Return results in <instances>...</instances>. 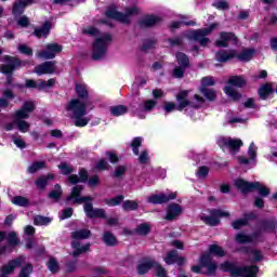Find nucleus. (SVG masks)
<instances>
[{
	"label": "nucleus",
	"instance_id": "f257e3e1",
	"mask_svg": "<svg viewBox=\"0 0 277 277\" xmlns=\"http://www.w3.org/2000/svg\"><path fill=\"white\" fill-rule=\"evenodd\" d=\"M77 98H72L66 107L75 127H88L92 118L88 116V107L90 100H88V85L83 83L76 84Z\"/></svg>",
	"mask_w": 277,
	"mask_h": 277
},
{
	"label": "nucleus",
	"instance_id": "f03ea898",
	"mask_svg": "<svg viewBox=\"0 0 277 277\" xmlns=\"http://www.w3.org/2000/svg\"><path fill=\"white\" fill-rule=\"evenodd\" d=\"M83 34L95 38L92 44V60H103L107 55V50L109 49V44H111V40H114L111 34L101 32L94 26H89L84 28Z\"/></svg>",
	"mask_w": 277,
	"mask_h": 277
},
{
	"label": "nucleus",
	"instance_id": "7ed1b4c3",
	"mask_svg": "<svg viewBox=\"0 0 277 277\" xmlns=\"http://www.w3.org/2000/svg\"><path fill=\"white\" fill-rule=\"evenodd\" d=\"M189 96V91H181L176 95L177 106L172 102H164L163 103V110L166 114H172V111H183V109H187V107H193L194 109H198V107H202L205 104V98L200 95L195 94L192 101L187 100Z\"/></svg>",
	"mask_w": 277,
	"mask_h": 277
},
{
	"label": "nucleus",
	"instance_id": "20e7f679",
	"mask_svg": "<svg viewBox=\"0 0 277 277\" xmlns=\"http://www.w3.org/2000/svg\"><path fill=\"white\" fill-rule=\"evenodd\" d=\"M210 253H205L200 258V265L193 266L192 272L195 274H205V271L207 269L206 274H215V269H217V265H215L214 262L211 261V254H214V256H224V249L217 245H211L209 248Z\"/></svg>",
	"mask_w": 277,
	"mask_h": 277
},
{
	"label": "nucleus",
	"instance_id": "39448f33",
	"mask_svg": "<svg viewBox=\"0 0 277 277\" xmlns=\"http://www.w3.org/2000/svg\"><path fill=\"white\" fill-rule=\"evenodd\" d=\"M34 109H36V104L34 103V101H28L23 104L22 108L13 114L14 124L16 129L21 131V133H29V129L31 126L25 120L29 118Z\"/></svg>",
	"mask_w": 277,
	"mask_h": 277
},
{
	"label": "nucleus",
	"instance_id": "423d86ee",
	"mask_svg": "<svg viewBox=\"0 0 277 277\" xmlns=\"http://www.w3.org/2000/svg\"><path fill=\"white\" fill-rule=\"evenodd\" d=\"M276 229V221H264L261 223L258 232L248 235L246 233H238L236 235L237 243H259L261 241V233H274Z\"/></svg>",
	"mask_w": 277,
	"mask_h": 277
},
{
	"label": "nucleus",
	"instance_id": "0eeeda50",
	"mask_svg": "<svg viewBox=\"0 0 277 277\" xmlns=\"http://www.w3.org/2000/svg\"><path fill=\"white\" fill-rule=\"evenodd\" d=\"M221 269L223 272H229L233 276H241V277H256L259 274V267L256 266H245L241 267L235 263L225 262L221 264Z\"/></svg>",
	"mask_w": 277,
	"mask_h": 277
},
{
	"label": "nucleus",
	"instance_id": "6e6552de",
	"mask_svg": "<svg viewBox=\"0 0 277 277\" xmlns=\"http://www.w3.org/2000/svg\"><path fill=\"white\" fill-rule=\"evenodd\" d=\"M140 14V8L137 5L129 6L126 9V14L120 13L115 5L109 6L106 10L107 18H111L113 21H118L119 23H130L131 16H137Z\"/></svg>",
	"mask_w": 277,
	"mask_h": 277
},
{
	"label": "nucleus",
	"instance_id": "1a4fd4ad",
	"mask_svg": "<svg viewBox=\"0 0 277 277\" xmlns=\"http://www.w3.org/2000/svg\"><path fill=\"white\" fill-rule=\"evenodd\" d=\"M254 55V50L252 49H245L240 54L237 53L235 50H221L216 52L215 58L217 62H229V60H234V57H238L240 62H250L252 56Z\"/></svg>",
	"mask_w": 277,
	"mask_h": 277
},
{
	"label": "nucleus",
	"instance_id": "9d476101",
	"mask_svg": "<svg viewBox=\"0 0 277 277\" xmlns=\"http://www.w3.org/2000/svg\"><path fill=\"white\" fill-rule=\"evenodd\" d=\"M219 24L214 23L211 24L208 28H201L197 30H188L185 32V38H188V40H196L199 42L200 47H207L211 40L207 38V36H210V34L213 32V30L217 29Z\"/></svg>",
	"mask_w": 277,
	"mask_h": 277
},
{
	"label": "nucleus",
	"instance_id": "9b49d317",
	"mask_svg": "<svg viewBox=\"0 0 277 277\" xmlns=\"http://www.w3.org/2000/svg\"><path fill=\"white\" fill-rule=\"evenodd\" d=\"M246 85V79L241 76H233L228 79L227 85L224 87V92L232 101H239L241 94L235 88H243Z\"/></svg>",
	"mask_w": 277,
	"mask_h": 277
},
{
	"label": "nucleus",
	"instance_id": "f8f14e48",
	"mask_svg": "<svg viewBox=\"0 0 277 277\" xmlns=\"http://www.w3.org/2000/svg\"><path fill=\"white\" fill-rule=\"evenodd\" d=\"M235 185L242 194H249V192L258 189L260 196H269V188L259 182L250 183L243 179H238L235 181Z\"/></svg>",
	"mask_w": 277,
	"mask_h": 277
},
{
	"label": "nucleus",
	"instance_id": "ddd939ff",
	"mask_svg": "<svg viewBox=\"0 0 277 277\" xmlns=\"http://www.w3.org/2000/svg\"><path fill=\"white\" fill-rule=\"evenodd\" d=\"M63 47L58 43H48L43 50L37 53V57L41 60H53L63 51Z\"/></svg>",
	"mask_w": 277,
	"mask_h": 277
},
{
	"label": "nucleus",
	"instance_id": "4468645a",
	"mask_svg": "<svg viewBox=\"0 0 277 277\" xmlns=\"http://www.w3.org/2000/svg\"><path fill=\"white\" fill-rule=\"evenodd\" d=\"M176 62L179 64L172 71V75L175 79H183L185 70L189 66V58L184 53L179 52L176 54Z\"/></svg>",
	"mask_w": 277,
	"mask_h": 277
},
{
	"label": "nucleus",
	"instance_id": "2eb2a0df",
	"mask_svg": "<svg viewBox=\"0 0 277 277\" xmlns=\"http://www.w3.org/2000/svg\"><path fill=\"white\" fill-rule=\"evenodd\" d=\"M217 145L220 148H228L232 153H237L241 146H243V142L239 138H232L228 136H221L217 138Z\"/></svg>",
	"mask_w": 277,
	"mask_h": 277
},
{
	"label": "nucleus",
	"instance_id": "dca6fc26",
	"mask_svg": "<svg viewBox=\"0 0 277 277\" xmlns=\"http://www.w3.org/2000/svg\"><path fill=\"white\" fill-rule=\"evenodd\" d=\"M230 213L225 210H212L211 216H205V214L200 215V220L208 224L209 226H217L220 224V217H228Z\"/></svg>",
	"mask_w": 277,
	"mask_h": 277
},
{
	"label": "nucleus",
	"instance_id": "f3484780",
	"mask_svg": "<svg viewBox=\"0 0 277 277\" xmlns=\"http://www.w3.org/2000/svg\"><path fill=\"white\" fill-rule=\"evenodd\" d=\"M176 193H162L155 194L147 198V202L151 205H163V202H170V200H175Z\"/></svg>",
	"mask_w": 277,
	"mask_h": 277
},
{
	"label": "nucleus",
	"instance_id": "a211bd4d",
	"mask_svg": "<svg viewBox=\"0 0 277 277\" xmlns=\"http://www.w3.org/2000/svg\"><path fill=\"white\" fill-rule=\"evenodd\" d=\"M4 60L8 62V64L0 66V72L3 75H12L15 68L23 66V62H21L18 58L5 56Z\"/></svg>",
	"mask_w": 277,
	"mask_h": 277
},
{
	"label": "nucleus",
	"instance_id": "6ab92c4d",
	"mask_svg": "<svg viewBox=\"0 0 277 277\" xmlns=\"http://www.w3.org/2000/svg\"><path fill=\"white\" fill-rule=\"evenodd\" d=\"M138 23L141 27H157V25L163 23V17L156 14L144 15Z\"/></svg>",
	"mask_w": 277,
	"mask_h": 277
},
{
	"label": "nucleus",
	"instance_id": "aec40b11",
	"mask_svg": "<svg viewBox=\"0 0 277 277\" xmlns=\"http://www.w3.org/2000/svg\"><path fill=\"white\" fill-rule=\"evenodd\" d=\"M81 192H83V186L77 185L72 188L70 196L67 198V200H72V202L81 205L82 202H88L94 200V198L88 196V197H81Z\"/></svg>",
	"mask_w": 277,
	"mask_h": 277
},
{
	"label": "nucleus",
	"instance_id": "412c9836",
	"mask_svg": "<svg viewBox=\"0 0 277 277\" xmlns=\"http://www.w3.org/2000/svg\"><path fill=\"white\" fill-rule=\"evenodd\" d=\"M55 85V79H49L48 81L38 80H26V88H35L36 90H51Z\"/></svg>",
	"mask_w": 277,
	"mask_h": 277
},
{
	"label": "nucleus",
	"instance_id": "4be33fe9",
	"mask_svg": "<svg viewBox=\"0 0 277 277\" xmlns=\"http://www.w3.org/2000/svg\"><path fill=\"white\" fill-rule=\"evenodd\" d=\"M83 209L88 217H107L105 214V209H94L91 202H85Z\"/></svg>",
	"mask_w": 277,
	"mask_h": 277
},
{
	"label": "nucleus",
	"instance_id": "5701e85b",
	"mask_svg": "<svg viewBox=\"0 0 277 277\" xmlns=\"http://www.w3.org/2000/svg\"><path fill=\"white\" fill-rule=\"evenodd\" d=\"M181 213H183V207H181V205L170 203L167 208L164 220L172 222V220H176Z\"/></svg>",
	"mask_w": 277,
	"mask_h": 277
},
{
	"label": "nucleus",
	"instance_id": "b1692460",
	"mask_svg": "<svg viewBox=\"0 0 277 277\" xmlns=\"http://www.w3.org/2000/svg\"><path fill=\"white\" fill-rule=\"evenodd\" d=\"M228 44H237V37L233 32H221L216 47H228Z\"/></svg>",
	"mask_w": 277,
	"mask_h": 277
},
{
	"label": "nucleus",
	"instance_id": "393cba45",
	"mask_svg": "<svg viewBox=\"0 0 277 277\" xmlns=\"http://www.w3.org/2000/svg\"><path fill=\"white\" fill-rule=\"evenodd\" d=\"M36 75L42 76V75H53L55 72V63L53 62H45L41 65H38L35 67Z\"/></svg>",
	"mask_w": 277,
	"mask_h": 277
},
{
	"label": "nucleus",
	"instance_id": "a878e982",
	"mask_svg": "<svg viewBox=\"0 0 277 277\" xmlns=\"http://www.w3.org/2000/svg\"><path fill=\"white\" fill-rule=\"evenodd\" d=\"M164 263H167V265H174V263L177 265H183V263H185V258L179 256V251L173 250L167 253Z\"/></svg>",
	"mask_w": 277,
	"mask_h": 277
},
{
	"label": "nucleus",
	"instance_id": "bb28decb",
	"mask_svg": "<svg viewBox=\"0 0 277 277\" xmlns=\"http://www.w3.org/2000/svg\"><path fill=\"white\" fill-rule=\"evenodd\" d=\"M256 145L254 144V142H252L249 146V149H248V158L246 157H238V160L240 161V163H243L245 166H248L250 164V161H252L254 163V161H256Z\"/></svg>",
	"mask_w": 277,
	"mask_h": 277
},
{
	"label": "nucleus",
	"instance_id": "cd10ccee",
	"mask_svg": "<svg viewBox=\"0 0 277 277\" xmlns=\"http://www.w3.org/2000/svg\"><path fill=\"white\" fill-rule=\"evenodd\" d=\"M32 1L34 0H17L13 4L14 16H21V14H23V12H25V8H27V5H31Z\"/></svg>",
	"mask_w": 277,
	"mask_h": 277
},
{
	"label": "nucleus",
	"instance_id": "c85d7f7f",
	"mask_svg": "<svg viewBox=\"0 0 277 277\" xmlns=\"http://www.w3.org/2000/svg\"><path fill=\"white\" fill-rule=\"evenodd\" d=\"M3 239H6L9 246H18L19 242L15 232H0V241H3Z\"/></svg>",
	"mask_w": 277,
	"mask_h": 277
},
{
	"label": "nucleus",
	"instance_id": "c756f323",
	"mask_svg": "<svg viewBox=\"0 0 277 277\" xmlns=\"http://www.w3.org/2000/svg\"><path fill=\"white\" fill-rule=\"evenodd\" d=\"M68 181L72 185L77 183H85V181H88V171H85L84 169H81L79 172V175H69Z\"/></svg>",
	"mask_w": 277,
	"mask_h": 277
},
{
	"label": "nucleus",
	"instance_id": "7c9ffc66",
	"mask_svg": "<svg viewBox=\"0 0 277 277\" xmlns=\"http://www.w3.org/2000/svg\"><path fill=\"white\" fill-rule=\"evenodd\" d=\"M110 116L115 118H120V116H124L129 111V108L124 105H115L109 108Z\"/></svg>",
	"mask_w": 277,
	"mask_h": 277
},
{
	"label": "nucleus",
	"instance_id": "2f4dec72",
	"mask_svg": "<svg viewBox=\"0 0 277 277\" xmlns=\"http://www.w3.org/2000/svg\"><path fill=\"white\" fill-rule=\"evenodd\" d=\"M51 22H45L42 27L35 29V36L37 38H47L51 31Z\"/></svg>",
	"mask_w": 277,
	"mask_h": 277
},
{
	"label": "nucleus",
	"instance_id": "473e14b6",
	"mask_svg": "<svg viewBox=\"0 0 277 277\" xmlns=\"http://www.w3.org/2000/svg\"><path fill=\"white\" fill-rule=\"evenodd\" d=\"M71 246L74 248L72 256H79V254H83V252L90 250V245L81 246L80 241H74Z\"/></svg>",
	"mask_w": 277,
	"mask_h": 277
},
{
	"label": "nucleus",
	"instance_id": "72a5a7b5",
	"mask_svg": "<svg viewBox=\"0 0 277 277\" xmlns=\"http://www.w3.org/2000/svg\"><path fill=\"white\" fill-rule=\"evenodd\" d=\"M55 179V175L49 174L48 176H41L36 182L35 185L38 187V189H44L47 187V184L49 183V180Z\"/></svg>",
	"mask_w": 277,
	"mask_h": 277
},
{
	"label": "nucleus",
	"instance_id": "f704fd0d",
	"mask_svg": "<svg viewBox=\"0 0 277 277\" xmlns=\"http://www.w3.org/2000/svg\"><path fill=\"white\" fill-rule=\"evenodd\" d=\"M135 233L136 235H141V237H146V235L150 233V224L142 223L137 225V227L135 228Z\"/></svg>",
	"mask_w": 277,
	"mask_h": 277
},
{
	"label": "nucleus",
	"instance_id": "c9c22d12",
	"mask_svg": "<svg viewBox=\"0 0 277 277\" xmlns=\"http://www.w3.org/2000/svg\"><path fill=\"white\" fill-rule=\"evenodd\" d=\"M140 205L135 200H126L122 203L123 211H137Z\"/></svg>",
	"mask_w": 277,
	"mask_h": 277
},
{
	"label": "nucleus",
	"instance_id": "e433bc0d",
	"mask_svg": "<svg viewBox=\"0 0 277 277\" xmlns=\"http://www.w3.org/2000/svg\"><path fill=\"white\" fill-rule=\"evenodd\" d=\"M43 168H47L44 161H36L28 167V172L29 174H36V172L43 170Z\"/></svg>",
	"mask_w": 277,
	"mask_h": 277
},
{
	"label": "nucleus",
	"instance_id": "4c0bfd02",
	"mask_svg": "<svg viewBox=\"0 0 277 277\" xmlns=\"http://www.w3.org/2000/svg\"><path fill=\"white\" fill-rule=\"evenodd\" d=\"M11 202L13 205H16L17 207H29V199L23 196H15L11 199Z\"/></svg>",
	"mask_w": 277,
	"mask_h": 277
},
{
	"label": "nucleus",
	"instance_id": "58836bf2",
	"mask_svg": "<svg viewBox=\"0 0 277 277\" xmlns=\"http://www.w3.org/2000/svg\"><path fill=\"white\" fill-rule=\"evenodd\" d=\"M201 94L208 98V101H215L216 93L212 89H207V87H201L200 88Z\"/></svg>",
	"mask_w": 277,
	"mask_h": 277
},
{
	"label": "nucleus",
	"instance_id": "ea45409f",
	"mask_svg": "<svg viewBox=\"0 0 277 277\" xmlns=\"http://www.w3.org/2000/svg\"><path fill=\"white\" fill-rule=\"evenodd\" d=\"M122 200H124V196L122 195H118L117 197H114L111 199H105V203L108 207H118V205H120V202H122Z\"/></svg>",
	"mask_w": 277,
	"mask_h": 277
},
{
	"label": "nucleus",
	"instance_id": "a19ab883",
	"mask_svg": "<svg viewBox=\"0 0 277 277\" xmlns=\"http://www.w3.org/2000/svg\"><path fill=\"white\" fill-rule=\"evenodd\" d=\"M155 105H157L156 101L147 100L140 106V109L141 111H153Z\"/></svg>",
	"mask_w": 277,
	"mask_h": 277
},
{
	"label": "nucleus",
	"instance_id": "79ce46f5",
	"mask_svg": "<svg viewBox=\"0 0 277 277\" xmlns=\"http://www.w3.org/2000/svg\"><path fill=\"white\" fill-rule=\"evenodd\" d=\"M34 222L36 226H47L48 224H51V219L42 215H37L35 216Z\"/></svg>",
	"mask_w": 277,
	"mask_h": 277
},
{
	"label": "nucleus",
	"instance_id": "37998d69",
	"mask_svg": "<svg viewBox=\"0 0 277 277\" xmlns=\"http://www.w3.org/2000/svg\"><path fill=\"white\" fill-rule=\"evenodd\" d=\"M269 94H272V85L265 84L260 88L259 95L261 98H263L265 101V98H267V96H269Z\"/></svg>",
	"mask_w": 277,
	"mask_h": 277
},
{
	"label": "nucleus",
	"instance_id": "c03bdc74",
	"mask_svg": "<svg viewBox=\"0 0 277 277\" xmlns=\"http://www.w3.org/2000/svg\"><path fill=\"white\" fill-rule=\"evenodd\" d=\"M72 237L75 239H88L90 237V230L88 229H80L72 233Z\"/></svg>",
	"mask_w": 277,
	"mask_h": 277
},
{
	"label": "nucleus",
	"instance_id": "a18cd8bd",
	"mask_svg": "<svg viewBox=\"0 0 277 277\" xmlns=\"http://www.w3.org/2000/svg\"><path fill=\"white\" fill-rule=\"evenodd\" d=\"M62 196V186L55 185L54 189L49 194V197L52 198V200H60Z\"/></svg>",
	"mask_w": 277,
	"mask_h": 277
},
{
	"label": "nucleus",
	"instance_id": "49530a36",
	"mask_svg": "<svg viewBox=\"0 0 277 277\" xmlns=\"http://www.w3.org/2000/svg\"><path fill=\"white\" fill-rule=\"evenodd\" d=\"M141 146H142V137H135L134 140H132L131 148L135 155H140L138 147Z\"/></svg>",
	"mask_w": 277,
	"mask_h": 277
},
{
	"label": "nucleus",
	"instance_id": "de8ad7c7",
	"mask_svg": "<svg viewBox=\"0 0 277 277\" xmlns=\"http://www.w3.org/2000/svg\"><path fill=\"white\" fill-rule=\"evenodd\" d=\"M104 242L106 246H116V237L111 233L106 232L104 234Z\"/></svg>",
	"mask_w": 277,
	"mask_h": 277
},
{
	"label": "nucleus",
	"instance_id": "09e8293b",
	"mask_svg": "<svg viewBox=\"0 0 277 277\" xmlns=\"http://www.w3.org/2000/svg\"><path fill=\"white\" fill-rule=\"evenodd\" d=\"M245 252H248L250 256L253 258V261H263V253L260 250H251L245 249Z\"/></svg>",
	"mask_w": 277,
	"mask_h": 277
},
{
	"label": "nucleus",
	"instance_id": "8fccbe9b",
	"mask_svg": "<svg viewBox=\"0 0 277 277\" xmlns=\"http://www.w3.org/2000/svg\"><path fill=\"white\" fill-rule=\"evenodd\" d=\"M48 268L50 269V272H52V274H55V272H58L60 264H57V260L53 258L50 259L48 262Z\"/></svg>",
	"mask_w": 277,
	"mask_h": 277
},
{
	"label": "nucleus",
	"instance_id": "3c124183",
	"mask_svg": "<svg viewBox=\"0 0 277 277\" xmlns=\"http://www.w3.org/2000/svg\"><path fill=\"white\" fill-rule=\"evenodd\" d=\"M95 170H100V171L109 170V162H107V160L105 159H101L95 163Z\"/></svg>",
	"mask_w": 277,
	"mask_h": 277
},
{
	"label": "nucleus",
	"instance_id": "603ef678",
	"mask_svg": "<svg viewBox=\"0 0 277 277\" xmlns=\"http://www.w3.org/2000/svg\"><path fill=\"white\" fill-rule=\"evenodd\" d=\"M248 224V219H240L235 221L232 226L233 228H235L236 230H239V228H243V226H246Z\"/></svg>",
	"mask_w": 277,
	"mask_h": 277
},
{
	"label": "nucleus",
	"instance_id": "864d4df0",
	"mask_svg": "<svg viewBox=\"0 0 277 277\" xmlns=\"http://www.w3.org/2000/svg\"><path fill=\"white\" fill-rule=\"evenodd\" d=\"M210 85H215L213 77H205L201 79V88H209Z\"/></svg>",
	"mask_w": 277,
	"mask_h": 277
},
{
	"label": "nucleus",
	"instance_id": "5fc2aeb1",
	"mask_svg": "<svg viewBox=\"0 0 277 277\" xmlns=\"http://www.w3.org/2000/svg\"><path fill=\"white\" fill-rule=\"evenodd\" d=\"M31 272H34V266H31V264H27L22 268L19 277H29V274H31Z\"/></svg>",
	"mask_w": 277,
	"mask_h": 277
},
{
	"label": "nucleus",
	"instance_id": "6e6d98bb",
	"mask_svg": "<svg viewBox=\"0 0 277 277\" xmlns=\"http://www.w3.org/2000/svg\"><path fill=\"white\" fill-rule=\"evenodd\" d=\"M156 41L153 39H147L144 41L142 49L143 51H150V49H155Z\"/></svg>",
	"mask_w": 277,
	"mask_h": 277
},
{
	"label": "nucleus",
	"instance_id": "4d7b16f0",
	"mask_svg": "<svg viewBox=\"0 0 277 277\" xmlns=\"http://www.w3.org/2000/svg\"><path fill=\"white\" fill-rule=\"evenodd\" d=\"M167 42L169 47H181V44H183V38L175 37L173 39H168Z\"/></svg>",
	"mask_w": 277,
	"mask_h": 277
},
{
	"label": "nucleus",
	"instance_id": "13d9d810",
	"mask_svg": "<svg viewBox=\"0 0 277 277\" xmlns=\"http://www.w3.org/2000/svg\"><path fill=\"white\" fill-rule=\"evenodd\" d=\"M198 179H206L209 174V168L207 167H199V169L196 172Z\"/></svg>",
	"mask_w": 277,
	"mask_h": 277
},
{
	"label": "nucleus",
	"instance_id": "bf43d9fd",
	"mask_svg": "<svg viewBox=\"0 0 277 277\" xmlns=\"http://www.w3.org/2000/svg\"><path fill=\"white\" fill-rule=\"evenodd\" d=\"M13 143L17 148H26L27 144L25 143V140L21 136H13Z\"/></svg>",
	"mask_w": 277,
	"mask_h": 277
},
{
	"label": "nucleus",
	"instance_id": "052dcab7",
	"mask_svg": "<svg viewBox=\"0 0 277 277\" xmlns=\"http://www.w3.org/2000/svg\"><path fill=\"white\" fill-rule=\"evenodd\" d=\"M58 169L61 170L62 174H70L72 172L71 167L68 166V163H66V162H62L58 166Z\"/></svg>",
	"mask_w": 277,
	"mask_h": 277
},
{
	"label": "nucleus",
	"instance_id": "680f3d73",
	"mask_svg": "<svg viewBox=\"0 0 277 277\" xmlns=\"http://www.w3.org/2000/svg\"><path fill=\"white\" fill-rule=\"evenodd\" d=\"M107 158L109 159L110 163H118L120 161V158L116 154V151H108L106 153Z\"/></svg>",
	"mask_w": 277,
	"mask_h": 277
},
{
	"label": "nucleus",
	"instance_id": "e2e57ef3",
	"mask_svg": "<svg viewBox=\"0 0 277 277\" xmlns=\"http://www.w3.org/2000/svg\"><path fill=\"white\" fill-rule=\"evenodd\" d=\"M181 25H196L195 22H173L171 23V29H179V27H181Z\"/></svg>",
	"mask_w": 277,
	"mask_h": 277
},
{
	"label": "nucleus",
	"instance_id": "0e129e2a",
	"mask_svg": "<svg viewBox=\"0 0 277 277\" xmlns=\"http://www.w3.org/2000/svg\"><path fill=\"white\" fill-rule=\"evenodd\" d=\"M19 53H23L24 55H34V50L27 45H19L18 47Z\"/></svg>",
	"mask_w": 277,
	"mask_h": 277
},
{
	"label": "nucleus",
	"instance_id": "69168bd1",
	"mask_svg": "<svg viewBox=\"0 0 277 277\" xmlns=\"http://www.w3.org/2000/svg\"><path fill=\"white\" fill-rule=\"evenodd\" d=\"M124 172H127V167L120 166L116 168L114 174L117 179H120V176H123Z\"/></svg>",
	"mask_w": 277,
	"mask_h": 277
},
{
	"label": "nucleus",
	"instance_id": "338daca9",
	"mask_svg": "<svg viewBox=\"0 0 277 277\" xmlns=\"http://www.w3.org/2000/svg\"><path fill=\"white\" fill-rule=\"evenodd\" d=\"M138 161L140 163H148L149 158H148V151L147 150H143L138 157Z\"/></svg>",
	"mask_w": 277,
	"mask_h": 277
},
{
	"label": "nucleus",
	"instance_id": "774afa93",
	"mask_svg": "<svg viewBox=\"0 0 277 277\" xmlns=\"http://www.w3.org/2000/svg\"><path fill=\"white\" fill-rule=\"evenodd\" d=\"M213 5L216 10H228V2L226 1H217Z\"/></svg>",
	"mask_w": 277,
	"mask_h": 277
}]
</instances>
